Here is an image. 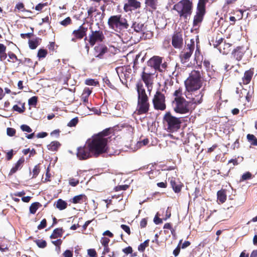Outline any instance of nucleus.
<instances>
[{
	"label": "nucleus",
	"mask_w": 257,
	"mask_h": 257,
	"mask_svg": "<svg viewBox=\"0 0 257 257\" xmlns=\"http://www.w3.org/2000/svg\"><path fill=\"white\" fill-rule=\"evenodd\" d=\"M172 45L175 49H181L183 45V38L181 32L175 31L172 37Z\"/></svg>",
	"instance_id": "18"
},
{
	"label": "nucleus",
	"mask_w": 257,
	"mask_h": 257,
	"mask_svg": "<svg viewBox=\"0 0 257 257\" xmlns=\"http://www.w3.org/2000/svg\"><path fill=\"white\" fill-rule=\"evenodd\" d=\"M252 178V174L249 172H246L241 176L239 182H243L244 181L249 180Z\"/></svg>",
	"instance_id": "37"
},
{
	"label": "nucleus",
	"mask_w": 257,
	"mask_h": 257,
	"mask_svg": "<svg viewBox=\"0 0 257 257\" xmlns=\"http://www.w3.org/2000/svg\"><path fill=\"white\" fill-rule=\"evenodd\" d=\"M20 128L23 132H26L27 133H31L32 132V128L27 124L21 125Z\"/></svg>",
	"instance_id": "57"
},
{
	"label": "nucleus",
	"mask_w": 257,
	"mask_h": 257,
	"mask_svg": "<svg viewBox=\"0 0 257 257\" xmlns=\"http://www.w3.org/2000/svg\"><path fill=\"white\" fill-rule=\"evenodd\" d=\"M190 101H187L184 98H174L173 101V109L177 113L185 114L190 111Z\"/></svg>",
	"instance_id": "8"
},
{
	"label": "nucleus",
	"mask_w": 257,
	"mask_h": 257,
	"mask_svg": "<svg viewBox=\"0 0 257 257\" xmlns=\"http://www.w3.org/2000/svg\"><path fill=\"white\" fill-rule=\"evenodd\" d=\"M136 89L138 93V99H149L147 95L145 88L141 82H139L136 84Z\"/></svg>",
	"instance_id": "21"
},
{
	"label": "nucleus",
	"mask_w": 257,
	"mask_h": 257,
	"mask_svg": "<svg viewBox=\"0 0 257 257\" xmlns=\"http://www.w3.org/2000/svg\"><path fill=\"white\" fill-rule=\"evenodd\" d=\"M154 222L156 224H159L163 223V219L159 217V213H157L154 218Z\"/></svg>",
	"instance_id": "58"
},
{
	"label": "nucleus",
	"mask_w": 257,
	"mask_h": 257,
	"mask_svg": "<svg viewBox=\"0 0 257 257\" xmlns=\"http://www.w3.org/2000/svg\"><path fill=\"white\" fill-rule=\"evenodd\" d=\"M127 2L124 5L123 11L127 13L140 9L141 3L138 0H127Z\"/></svg>",
	"instance_id": "20"
},
{
	"label": "nucleus",
	"mask_w": 257,
	"mask_h": 257,
	"mask_svg": "<svg viewBox=\"0 0 257 257\" xmlns=\"http://www.w3.org/2000/svg\"><path fill=\"white\" fill-rule=\"evenodd\" d=\"M245 52V51L243 46H237L232 51L231 57L239 61L242 59Z\"/></svg>",
	"instance_id": "23"
},
{
	"label": "nucleus",
	"mask_w": 257,
	"mask_h": 257,
	"mask_svg": "<svg viewBox=\"0 0 257 257\" xmlns=\"http://www.w3.org/2000/svg\"><path fill=\"white\" fill-rule=\"evenodd\" d=\"M25 162V159L24 157H21L15 164V166L11 169L9 176H12L13 174L17 172L18 170L21 169L23 166Z\"/></svg>",
	"instance_id": "25"
},
{
	"label": "nucleus",
	"mask_w": 257,
	"mask_h": 257,
	"mask_svg": "<svg viewBox=\"0 0 257 257\" xmlns=\"http://www.w3.org/2000/svg\"><path fill=\"white\" fill-rule=\"evenodd\" d=\"M47 226V220L45 218L42 220L40 224L38 226V229L39 230L45 228Z\"/></svg>",
	"instance_id": "59"
},
{
	"label": "nucleus",
	"mask_w": 257,
	"mask_h": 257,
	"mask_svg": "<svg viewBox=\"0 0 257 257\" xmlns=\"http://www.w3.org/2000/svg\"><path fill=\"white\" fill-rule=\"evenodd\" d=\"M97 11V9L95 7H90L87 10V14L88 16L87 18H90V19L92 18V14L94 12Z\"/></svg>",
	"instance_id": "51"
},
{
	"label": "nucleus",
	"mask_w": 257,
	"mask_h": 257,
	"mask_svg": "<svg viewBox=\"0 0 257 257\" xmlns=\"http://www.w3.org/2000/svg\"><path fill=\"white\" fill-rule=\"evenodd\" d=\"M186 89L188 92H194L202 85V73L199 70H193L185 81Z\"/></svg>",
	"instance_id": "3"
},
{
	"label": "nucleus",
	"mask_w": 257,
	"mask_h": 257,
	"mask_svg": "<svg viewBox=\"0 0 257 257\" xmlns=\"http://www.w3.org/2000/svg\"><path fill=\"white\" fill-rule=\"evenodd\" d=\"M47 5V3H40L35 7V10L38 11H41L43 8Z\"/></svg>",
	"instance_id": "61"
},
{
	"label": "nucleus",
	"mask_w": 257,
	"mask_h": 257,
	"mask_svg": "<svg viewBox=\"0 0 257 257\" xmlns=\"http://www.w3.org/2000/svg\"><path fill=\"white\" fill-rule=\"evenodd\" d=\"M48 54L47 51L44 49H40L38 50L37 57L39 59L45 58Z\"/></svg>",
	"instance_id": "40"
},
{
	"label": "nucleus",
	"mask_w": 257,
	"mask_h": 257,
	"mask_svg": "<svg viewBox=\"0 0 257 257\" xmlns=\"http://www.w3.org/2000/svg\"><path fill=\"white\" fill-rule=\"evenodd\" d=\"M107 25L110 29L118 33L124 32L130 27L127 19L121 14L110 16L107 20Z\"/></svg>",
	"instance_id": "2"
},
{
	"label": "nucleus",
	"mask_w": 257,
	"mask_h": 257,
	"mask_svg": "<svg viewBox=\"0 0 257 257\" xmlns=\"http://www.w3.org/2000/svg\"><path fill=\"white\" fill-rule=\"evenodd\" d=\"M193 7V0H181L173 6V10L180 18L187 19L192 15Z\"/></svg>",
	"instance_id": "4"
},
{
	"label": "nucleus",
	"mask_w": 257,
	"mask_h": 257,
	"mask_svg": "<svg viewBox=\"0 0 257 257\" xmlns=\"http://www.w3.org/2000/svg\"><path fill=\"white\" fill-rule=\"evenodd\" d=\"M14 151L13 149L9 151L6 154V159L8 161H10L12 159L14 155Z\"/></svg>",
	"instance_id": "60"
},
{
	"label": "nucleus",
	"mask_w": 257,
	"mask_h": 257,
	"mask_svg": "<svg viewBox=\"0 0 257 257\" xmlns=\"http://www.w3.org/2000/svg\"><path fill=\"white\" fill-rule=\"evenodd\" d=\"M163 123L166 130L171 133L178 131L181 127L182 120L177 117L170 112H167L163 118Z\"/></svg>",
	"instance_id": "5"
},
{
	"label": "nucleus",
	"mask_w": 257,
	"mask_h": 257,
	"mask_svg": "<svg viewBox=\"0 0 257 257\" xmlns=\"http://www.w3.org/2000/svg\"><path fill=\"white\" fill-rule=\"evenodd\" d=\"M152 102L156 110L163 111L166 108V97L164 94L159 90L155 94Z\"/></svg>",
	"instance_id": "9"
},
{
	"label": "nucleus",
	"mask_w": 257,
	"mask_h": 257,
	"mask_svg": "<svg viewBox=\"0 0 257 257\" xmlns=\"http://www.w3.org/2000/svg\"><path fill=\"white\" fill-rule=\"evenodd\" d=\"M79 183L78 179H76L73 178H70L69 179V184L72 187L76 186Z\"/></svg>",
	"instance_id": "53"
},
{
	"label": "nucleus",
	"mask_w": 257,
	"mask_h": 257,
	"mask_svg": "<svg viewBox=\"0 0 257 257\" xmlns=\"http://www.w3.org/2000/svg\"><path fill=\"white\" fill-rule=\"evenodd\" d=\"M145 4L146 7L156 10L158 6V0H145Z\"/></svg>",
	"instance_id": "33"
},
{
	"label": "nucleus",
	"mask_w": 257,
	"mask_h": 257,
	"mask_svg": "<svg viewBox=\"0 0 257 257\" xmlns=\"http://www.w3.org/2000/svg\"><path fill=\"white\" fill-rule=\"evenodd\" d=\"M196 93L198 94L194 95V97L192 96V94H191V97H188L187 96V97L191 99V101H190L191 103L197 105L200 104L202 102L203 94L201 92Z\"/></svg>",
	"instance_id": "26"
},
{
	"label": "nucleus",
	"mask_w": 257,
	"mask_h": 257,
	"mask_svg": "<svg viewBox=\"0 0 257 257\" xmlns=\"http://www.w3.org/2000/svg\"><path fill=\"white\" fill-rule=\"evenodd\" d=\"M6 46L3 44L0 43V60L3 61L5 60L8 56L6 53Z\"/></svg>",
	"instance_id": "32"
},
{
	"label": "nucleus",
	"mask_w": 257,
	"mask_h": 257,
	"mask_svg": "<svg viewBox=\"0 0 257 257\" xmlns=\"http://www.w3.org/2000/svg\"><path fill=\"white\" fill-rule=\"evenodd\" d=\"M163 57L159 56H154L147 61V65L151 69L152 71L156 73V71L162 72L163 70L161 68V65L163 61Z\"/></svg>",
	"instance_id": "13"
},
{
	"label": "nucleus",
	"mask_w": 257,
	"mask_h": 257,
	"mask_svg": "<svg viewBox=\"0 0 257 257\" xmlns=\"http://www.w3.org/2000/svg\"><path fill=\"white\" fill-rule=\"evenodd\" d=\"M183 95V89L181 87H179L178 89L176 90L173 93V96H175L174 98H184L182 96Z\"/></svg>",
	"instance_id": "43"
},
{
	"label": "nucleus",
	"mask_w": 257,
	"mask_h": 257,
	"mask_svg": "<svg viewBox=\"0 0 257 257\" xmlns=\"http://www.w3.org/2000/svg\"><path fill=\"white\" fill-rule=\"evenodd\" d=\"M236 93L239 95L240 98H245L247 102H250L252 100L254 96V90L253 88L249 87L248 89L242 88L239 89L236 88Z\"/></svg>",
	"instance_id": "17"
},
{
	"label": "nucleus",
	"mask_w": 257,
	"mask_h": 257,
	"mask_svg": "<svg viewBox=\"0 0 257 257\" xmlns=\"http://www.w3.org/2000/svg\"><path fill=\"white\" fill-rule=\"evenodd\" d=\"M108 52L107 46L102 44H98L94 48V55L99 59H103L104 55Z\"/></svg>",
	"instance_id": "19"
},
{
	"label": "nucleus",
	"mask_w": 257,
	"mask_h": 257,
	"mask_svg": "<svg viewBox=\"0 0 257 257\" xmlns=\"http://www.w3.org/2000/svg\"><path fill=\"white\" fill-rule=\"evenodd\" d=\"M131 28L134 29V31L137 33H144L145 30L144 24L139 21L133 22Z\"/></svg>",
	"instance_id": "27"
},
{
	"label": "nucleus",
	"mask_w": 257,
	"mask_h": 257,
	"mask_svg": "<svg viewBox=\"0 0 257 257\" xmlns=\"http://www.w3.org/2000/svg\"><path fill=\"white\" fill-rule=\"evenodd\" d=\"M13 109L14 111H17L20 113L24 112L25 110V107L24 104L22 105V108L19 106L18 105H14L13 107Z\"/></svg>",
	"instance_id": "47"
},
{
	"label": "nucleus",
	"mask_w": 257,
	"mask_h": 257,
	"mask_svg": "<svg viewBox=\"0 0 257 257\" xmlns=\"http://www.w3.org/2000/svg\"><path fill=\"white\" fill-rule=\"evenodd\" d=\"M195 49V41L193 39L190 40V42L186 44L183 50L179 54L181 63L184 65L188 66V63L193 54Z\"/></svg>",
	"instance_id": "6"
},
{
	"label": "nucleus",
	"mask_w": 257,
	"mask_h": 257,
	"mask_svg": "<svg viewBox=\"0 0 257 257\" xmlns=\"http://www.w3.org/2000/svg\"><path fill=\"white\" fill-rule=\"evenodd\" d=\"M87 252L90 257H97L96 252L94 249H89Z\"/></svg>",
	"instance_id": "64"
},
{
	"label": "nucleus",
	"mask_w": 257,
	"mask_h": 257,
	"mask_svg": "<svg viewBox=\"0 0 257 257\" xmlns=\"http://www.w3.org/2000/svg\"><path fill=\"white\" fill-rule=\"evenodd\" d=\"M8 56H9V58L12 60L11 61L12 62H15L18 60V58L16 54L11 51L8 52Z\"/></svg>",
	"instance_id": "54"
},
{
	"label": "nucleus",
	"mask_w": 257,
	"mask_h": 257,
	"mask_svg": "<svg viewBox=\"0 0 257 257\" xmlns=\"http://www.w3.org/2000/svg\"><path fill=\"white\" fill-rule=\"evenodd\" d=\"M40 205H41L39 202L33 203L30 207V212L32 214H35Z\"/></svg>",
	"instance_id": "39"
},
{
	"label": "nucleus",
	"mask_w": 257,
	"mask_h": 257,
	"mask_svg": "<svg viewBox=\"0 0 257 257\" xmlns=\"http://www.w3.org/2000/svg\"><path fill=\"white\" fill-rule=\"evenodd\" d=\"M64 231L62 228H57L55 229L50 236L51 239H56L61 237L62 236Z\"/></svg>",
	"instance_id": "29"
},
{
	"label": "nucleus",
	"mask_w": 257,
	"mask_h": 257,
	"mask_svg": "<svg viewBox=\"0 0 257 257\" xmlns=\"http://www.w3.org/2000/svg\"><path fill=\"white\" fill-rule=\"evenodd\" d=\"M15 9H17L19 11H21L22 12L25 11V7L24 5L22 3H18L15 7Z\"/></svg>",
	"instance_id": "63"
},
{
	"label": "nucleus",
	"mask_w": 257,
	"mask_h": 257,
	"mask_svg": "<svg viewBox=\"0 0 257 257\" xmlns=\"http://www.w3.org/2000/svg\"><path fill=\"white\" fill-rule=\"evenodd\" d=\"M61 144L58 141H53L47 146V148L49 150L52 151H56L60 147Z\"/></svg>",
	"instance_id": "34"
},
{
	"label": "nucleus",
	"mask_w": 257,
	"mask_h": 257,
	"mask_svg": "<svg viewBox=\"0 0 257 257\" xmlns=\"http://www.w3.org/2000/svg\"><path fill=\"white\" fill-rule=\"evenodd\" d=\"M16 131L12 127H8L7 129V134L10 137H13L15 135Z\"/></svg>",
	"instance_id": "56"
},
{
	"label": "nucleus",
	"mask_w": 257,
	"mask_h": 257,
	"mask_svg": "<svg viewBox=\"0 0 257 257\" xmlns=\"http://www.w3.org/2000/svg\"><path fill=\"white\" fill-rule=\"evenodd\" d=\"M208 2L209 0H198L196 13L193 18V26H197L202 22L206 12V5Z\"/></svg>",
	"instance_id": "7"
},
{
	"label": "nucleus",
	"mask_w": 257,
	"mask_h": 257,
	"mask_svg": "<svg viewBox=\"0 0 257 257\" xmlns=\"http://www.w3.org/2000/svg\"><path fill=\"white\" fill-rule=\"evenodd\" d=\"M217 199L221 203L225 202V201L226 200L227 197L225 190L222 189L219 190L217 193Z\"/></svg>",
	"instance_id": "31"
},
{
	"label": "nucleus",
	"mask_w": 257,
	"mask_h": 257,
	"mask_svg": "<svg viewBox=\"0 0 257 257\" xmlns=\"http://www.w3.org/2000/svg\"><path fill=\"white\" fill-rule=\"evenodd\" d=\"M254 74V69L250 68L244 72L243 76L242 78V82H240V85H247L249 84L253 77Z\"/></svg>",
	"instance_id": "24"
},
{
	"label": "nucleus",
	"mask_w": 257,
	"mask_h": 257,
	"mask_svg": "<svg viewBox=\"0 0 257 257\" xmlns=\"http://www.w3.org/2000/svg\"><path fill=\"white\" fill-rule=\"evenodd\" d=\"M223 40L224 39L222 37H220L219 36V34H218V35H217L215 38V43L213 44L214 47L215 48L217 47L221 44Z\"/></svg>",
	"instance_id": "48"
},
{
	"label": "nucleus",
	"mask_w": 257,
	"mask_h": 257,
	"mask_svg": "<svg viewBox=\"0 0 257 257\" xmlns=\"http://www.w3.org/2000/svg\"><path fill=\"white\" fill-rule=\"evenodd\" d=\"M149 242H143L138 247V250L141 252H144L146 247L149 246Z\"/></svg>",
	"instance_id": "55"
},
{
	"label": "nucleus",
	"mask_w": 257,
	"mask_h": 257,
	"mask_svg": "<svg viewBox=\"0 0 257 257\" xmlns=\"http://www.w3.org/2000/svg\"><path fill=\"white\" fill-rule=\"evenodd\" d=\"M169 180L170 181L171 186L174 192L176 193H180L183 187V183L178 180H176L174 177L169 178Z\"/></svg>",
	"instance_id": "22"
},
{
	"label": "nucleus",
	"mask_w": 257,
	"mask_h": 257,
	"mask_svg": "<svg viewBox=\"0 0 257 257\" xmlns=\"http://www.w3.org/2000/svg\"><path fill=\"white\" fill-rule=\"evenodd\" d=\"M23 64L28 67H32L33 66V62L30 59L28 58H26L23 60Z\"/></svg>",
	"instance_id": "50"
},
{
	"label": "nucleus",
	"mask_w": 257,
	"mask_h": 257,
	"mask_svg": "<svg viewBox=\"0 0 257 257\" xmlns=\"http://www.w3.org/2000/svg\"><path fill=\"white\" fill-rule=\"evenodd\" d=\"M111 130L110 128H106L96 135H100L101 138H105V137H106L111 134Z\"/></svg>",
	"instance_id": "46"
},
{
	"label": "nucleus",
	"mask_w": 257,
	"mask_h": 257,
	"mask_svg": "<svg viewBox=\"0 0 257 257\" xmlns=\"http://www.w3.org/2000/svg\"><path fill=\"white\" fill-rule=\"evenodd\" d=\"M87 199V198L85 194H80L73 197L70 200V201L73 204H81L85 202Z\"/></svg>",
	"instance_id": "28"
},
{
	"label": "nucleus",
	"mask_w": 257,
	"mask_h": 257,
	"mask_svg": "<svg viewBox=\"0 0 257 257\" xmlns=\"http://www.w3.org/2000/svg\"><path fill=\"white\" fill-rule=\"evenodd\" d=\"M40 171V164L36 165L34 166L33 169L32 173L33 176L32 178H35L37 177Z\"/></svg>",
	"instance_id": "42"
},
{
	"label": "nucleus",
	"mask_w": 257,
	"mask_h": 257,
	"mask_svg": "<svg viewBox=\"0 0 257 257\" xmlns=\"http://www.w3.org/2000/svg\"><path fill=\"white\" fill-rule=\"evenodd\" d=\"M155 74V72L151 71L149 68L144 67L141 74V80L144 82L145 85L154 83V75Z\"/></svg>",
	"instance_id": "15"
},
{
	"label": "nucleus",
	"mask_w": 257,
	"mask_h": 257,
	"mask_svg": "<svg viewBox=\"0 0 257 257\" xmlns=\"http://www.w3.org/2000/svg\"><path fill=\"white\" fill-rule=\"evenodd\" d=\"M56 207L60 210H62L67 208V203L62 199H59L56 202Z\"/></svg>",
	"instance_id": "35"
},
{
	"label": "nucleus",
	"mask_w": 257,
	"mask_h": 257,
	"mask_svg": "<svg viewBox=\"0 0 257 257\" xmlns=\"http://www.w3.org/2000/svg\"><path fill=\"white\" fill-rule=\"evenodd\" d=\"M149 99H138L136 111L139 115L147 113L150 109Z\"/></svg>",
	"instance_id": "16"
},
{
	"label": "nucleus",
	"mask_w": 257,
	"mask_h": 257,
	"mask_svg": "<svg viewBox=\"0 0 257 257\" xmlns=\"http://www.w3.org/2000/svg\"><path fill=\"white\" fill-rule=\"evenodd\" d=\"M104 39L105 37L102 31L91 30L87 40L90 45L93 46L97 42H102Z\"/></svg>",
	"instance_id": "12"
},
{
	"label": "nucleus",
	"mask_w": 257,
	"mask_h": 257,
	"mask_svg": "<svg viewBox=\"0 0 257 257\" xmlns=\"http://www.w3.org/2000/svg\"><path fill=\"white\" fill-rule=\"evenodd\" d=\"M78 122V118L77 117L72 119L67 124V126L69 127L75 126Z\"/></svg>",
	"instance_id": "52"
},
{
	"label": "nucleus",
	"mask_w": 257,
	"mask_h": 257,
	"mask_svg": "<svg viewBox=\"0 0 257 257\" xmlns=\"http://www.w3.org/2000/svg\"><path fill=\"white\" fill-rule=\"evenodd\" d=\"M238 0H224L223 6V9H229L230 7L233 6L236 4Z\"/></svg>",
	"instance_id": "38"
},
{
	"label": "nucleus",
	"mask_w": 257,
	"mask_h": 257,
	"mask_svg": "<svg viewBox=\"0 0 257 257\" xmlns=\"http://www.w3.org/2000/svg\"><path fill=\"white\" fill-rule=\"evenodd\" d=\"M60 24L64 27H66L72 24V20L69 17H68L63 21L60 22Z\"/></svg>",
	"instance_id": "45"
},
{
	"label": "nucleus",
	"mask_w": 257,
	"mask_h": 257,
	"mask_svg": "<svg viewBox=\"0 0 257 257\" xmlns=\"http://www.w3.org/2000/svg\"><path fill=\"white\" fill-rule=\"evenodd\" d=\"M194 61L200 68L201 67V64L202 62L207 70H210L212 67L209 60L206 59L203 60V56L201 54L200 47L197 44L196 45V49L194 54Z\"/></svg>",
	"instance_id": "11"
},
{
	"label": "nucleus",
	"mask_w": 257,
	"mask_h": 257,
	"mask_svg": "<svg viewBox=\"0 0 257 257\" xmlns=\"http://www.w3.org/2000/svg\"><path fill=\"white\" fill-rule=\"evenodd\" d=\"M42 39L39 38H36L34 39L29 40L28 43L29 46L31 49H35L40 44Z\"/></svg>",
	"instance_id": "30"
},
{
	"label": "nucleus",
	"mask_w": 257,
	"mask_h": 257,
	"mask_svg": "<svg viewBox=\"0 0 257 257\" xmlns=\"http://www.w3.org/2000/svg\"><path fill=\"white\" fill-rule=\"evenodd\" d=\"M76 156L80 160H85L90 158L94 157L87 142L84 146H80L77 148Z\"/></svg>",
	"instance_id": "10"
},
{
	"label": "nucleus",
	"mask_w": 257,
	"mask_h": 257,
	"mask_svg": "<svg viewBox=\"0 0 257 257\" xmlns=\"http://www.w3.org/2000/svg\"><path fill=\"white\" fill-rule=\"evenodd\" d=\"M85 84L90 86H96L99 85V82L94 79H87L85 81Z\"/></svg>",
	"instance_id": "41"
},
{
	"label": "nucleus",
	"mask_w": 257,
	"mask_h": 257,
	"mask_svg": "<svg viewBox=\"0 0 257 257\" xmlns=\"http://www.w3.org/2000/svg\"><path fill=\"white\" fill-rule=\"evenodd\" d=\"M38 101V97L34 96L31 97L28 100V103L30 105L36 106Z\"/></svg>",
	"instance_id": "49"
},
{
	"label": "nucleus",
	"mask_w": 257,
	"mask_h": 257,
	"mask_svg": "<svg viewBox=\"0 0 257 257\" xmlns=\"http://www.w3.org/2000/svg\"><path fill=\"white\" fill-rule=\"evenodd\" d=\"M182 242H179L178 245H177V247L173 251V254L175 256H177L179 255V253H180V249H181V244Z\"/></svg>",
	"instance_id": "62"
},
{
	"label": "nucleus",
	"mask_w": 257,
	"mask_h": 257,
	"mask_svg": "<svg viewBox=\"0 0 257 257\" xmlns=\"http://www.w3.org/2000/svg\"><path fill=\"white\" fill-rule=\"evenodd\" d=\"M107 141V138H102L96 135L87 141L94 157L97 158L106 152Z\"/></svg>",
	"instance_id": "1"
},
{
	"label": "nucleus",
	"mask_w": 257,
	"mask_h": 257,
	"mask_svg": "<svg viewBox=\"0 0 257 257\" xmlns=\"http://www.w3.org/2000/svg\"><path fill=\"white\" fill-rule=\"evenodd\" d=\"M87 31V27L85 26L84 24H83L80 26L77 29L74 30L72 32L73 37L71 39V41L76 42L77 40H81L84 37V40H87V37H86V35Z\"/></svg>",
	"instance_id": "14"
},
{
	"label": "nucleus",
	"mask_w": 257,
	"mask_h": 257,
	"mask_svg": "<svg viewBox=\"0 0 257 257\" xmlns=\"http://www.w3.org/2000/svg\"><path fill=\"white\" fill-rule=\"evenodd\" d=\"M246 138L251 145L257 146V138L253 135L248 134Z\"/></svg>",
	"instance_id": "36"
},
{
	"label": "nucleus",
	"mask_w": 257,
	"mask_h": 257,
	"mask_svg": "<svg viewBox=\"0 0 257 257\" xmlns=\"http://www.w3.org/2000/svg\"><path fill=\"white\" fill-rule=\"evenodd\" d=\"M231 45L229 43H225L223 45V48L222 49L220 48V51L222 52L223 54H227L229 51H230Z\"/></svg>",
	"instance_id": "44"
}]
</instances>
